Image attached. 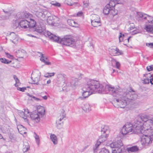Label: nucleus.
I'll list each match as a JSON object with an SVG mask.
<instances>
[{"mask_svg": "<svg viewBox=\"0 0 153 153\" xmlns=\"http://www.w3.org/2000/svg\"><path fill=\"white\" fill-rule=\"evenodd\" d=\"M2 132L3 133H5L7 131V128L5 127H3L1 129Z\"/></svg>", "mask_w": 153, "mask_h": 153, "instance_id": "obj_54", "label": "nucleus"}, {"mask_svg": "<svg viewBox=\"0 0 153 153\" xmlns=\"http://www.w3.org/2000/svg\"><path fill=\"white\" fill-rule=\"evenodd\" d=\"M30 21H29V27L32 28L35 27L36 24V22L33 19H30Z\"/></svg>", "mask_w": 153, "mask_h": 153, "instance_id": "obj_32", "label": "nucleus"}, {"mask_svg": "<svg viewBox=\"0 0 153 153\" xmlns=\"http://www.w3.org/2000/svg\"><path fill=\"white\" fill-rule=\"evenodd\" d=\"M117 3L114 1V0H110L109 4H107L111 9H114L116 4Z\"/></svg>", "mask_w": 153, "mask_h": 153, "instance_id": "obj_36", "label": "nucleus"}, {"mask_svg": "<svg viewBox=\"0 0 153 153\" xmlns=\"http://www.w3.org/2000/svg\"><path fill=\"white\" fill-rule=\"evenodd\" d=\"M94 91V93H98L100 94H106L105 90V86L104 88L102 85H100L99 83V85Z\"/></svg>", "mask_w": 153, "mask_h": 153, "instance_id": "obj_18", "label": "nucleus"}, {"mask_svg": "<svg viewBox=\"0 0 153 153\" xmlns=\"http://www.w3.org/2000/svg\"><path fill=\"white\" fill-rule=\"evenodd\" d=\"M91 23L92 25L94 27H98L100 26L101 25V22H100L94 21V20H91Z\"/></svg>", "mask_w": 153, "mask_h": 153, "instance_id": "obj_39", "label": "nucleus"}, {"mask_svg": "<svg viewBox=\"0 0 153 153\" xmlns=\"http://www.w3.org/2000/svg\"><path fill=\"white\" fill-rule=\"evenodd\" d=\"M17 128L21 134H23L26 133V132L25 130L26 129L22 126H18Z\"/></svg>", "mask_w": 153, "mask_h": 153, "instance_id": "obj_33", "label": "nucleus"}, {"mask_svg": "<svg viewBox=\"0 0 153 153\" xmlns=\"http://www.w3.org/2000/svg\"><path fill=\"white\" fill-rule=\"evenodd\" d=\"M82 90L83 91L82 96L85 98L88 97L89 95L93 93L92 91L88 90V88H86L85 86L83 88Z\"/></svg>", "mask_w": 153, "mask_h": 153, "instance_id": "obj_17", "label": "nucleus"}, {"mask_svg": "<svg viewBox=\"0 0 153 153\" xmlns=\"http://www.w3.org/2000/svg\"><path fill=\"white\" fill-rule=\"evenodd\" d=\"M68 24L70 26L76 27L78 26V24L73 20L68 19L67 21Z\"/></svg>", "mask_w": 153, "mask_h": 153, "instance_id": "obj_31", "label": "nucleus"}, {"mask_svg": "<svg viewBox=\"0 0 153 153\" xmlns=\"http://www.w3.org/2000/svg\"><path fill=\"white\" fill-rule=\"evenodd\" d=\"M32 76L31 78L33 80V83L39 85V82L40 80V76L39 73H33L32 74Z\"/></svg>", "mask_w": 153, "mask_h": 153, "instance_id": "obj_13", "label": "nucleus"}, {"mask_svg": "<svg viewBox=\"0 0 153 153\" xmlns=\"http://www.w3.org/2000/svg\"><path fill=\"white\" fill-rule=\"evenodd\" d=\"M54 73H47L45 74L44 76L45 77H50L53 76L55 75Z\"/></svg>", "mask_w": 153, "mask_h": 153, "instance_id": "obj_44", "label": "nucleus"}, {"mask_svg": "<svg viewBox=\"0 0 153 153\" xmlns=\"http://www.w3.org/2000/svg\"><path fill=\"white\" fill-rule=\"evenodd\" d=\"M43 99L45 100H46L47 99V97L46 96H45L42 97Z\"/></svg>", "mask_w": 153, "mask_h": 153, "instance_id": "obj_64", "label": "nucleus"}, {"mask_svg": "<svg viewBox=\"0 0 153 153\" xmlns=\"http://www.w3.org/2000/svg\"><path fill=\"white\" fill-rule=\"evenodd\" d=\"M150 82L152 84H153V78H151L150 79Z\"/></svg>", "mask_w": 153, "mask_h": 153, "instance_id": "obj_62", "label": "nucleus"}, {"mask_svg": "<svg viewBox=\"0 0 153 153\" xmlns=\"http://www.w3.org/2000/svg\"><path fill=\"white\" fill-rule=\"evenodd\" d=\"M121 151V149L120 148H115L114 149H113L112 153H120Z\"/></svg>", "mask_w": 153, "mask_h": 153, "instance_id": "obj_46", "label": "nucleus"}, {"mask_svg": "<svg viewBox=\"0 0 153 153\" xmlns=\"http://www.w3.org/2000/svg\"><path fill=\"white\" fill-rule=\"evenodd\" d=\"M36 15L41 20L46 17L47 12L43 11V10L39 7H36L34 10Z\"/></svg>", "mask_w": 153, "mask_h": 153, "instance_id": "obj_9", "label": "nucleus"}, {"mask_svg": "<svg viewBox=\"0 0 153 153\" xmlns=\"http://www.w3.org/2000/svg\"><path fill=\"white\" fill-rule=\"evenodd\" d=\"M133 126L132 124L127 123L123 126L121 132L123 136L133 132Z\"/></svg>", "mask_w": 153, "mask_h": 153, "instance_id": "obj_7", "label": "nucleus"}, {"mask_svg": "<svg viewBox=\"0 0 153 153\" xmlns=\"http://www.w3.org/2000/svg\"><path fill=\"white\" fill-rule=\"evenodd\" d=\"M92 19L91 20H94V21L100 22V19L99 16L98 15L94 14L92 15Z\"/></svg>", "mask_w": 153, "mask_h": 153, "instance_id": "obj_41", "label": "nucleus"}, {"mask_svg": "<svg viewBox=\"0 0 153 153\" xmlns=\"http://www.w3.org/2000/svg\"><path fill=\"white\" fill-rule=\"evenodd\" d=\"M110 9H111V8L109 7V6L106 5L103 9V13L106 15H108Z\"/></svg>", "mask_w": 153, "mask_h": 153, "instance_id": "obj_37", "label": "nucleus"}, {"mask_svg": "<svg viewBox=\"0 0 153 153\" xmlns=\"http://www.w3.org/2000/svg\"><path fill=\"white\" fill-rule=\"evenodd\" d=\"M88 146H85L82 149V151H84L88 147Z\"/></svg>", "mask_w": 153, "mask_h": 153, "instance_id": "obj_63", "label": "nucleus"}, {"mask_svg": "<svg viewBox=\"0 0 153 153\" xmlns=\"http://www.w3.org/2000/svg\"><path fill=\"white\" fill-rule=\"evenodd\" d=\"M83 14V12L82 11L79 12L76 14V16H80Z\"/></svg>", "mask_w": 153, "mask_h": 153, "instance_id": "obj_57", "label": "nucleus"}, {"mask_svg": "<svg viewBox=\"0 0 153 153\" xmlns=\"http://www.w3.org/2000/svg\"><path fill=\"white\" fill-rule=\"evenodd\" d=\"M123 144L121 140L120 139L118 140L116 142H114L111 143L110 144L111 148L114 149L120 148L121 146H123Z\"/></svg>", "mask_w": 153, "mask_h": 153, "instance_id": "obj_14", "label": "nucleus"}, {"mask_svg": "<svg viewBox=\"0 0 153 153\" xmlns=\"http://www.w3.org/2000/svg\"><path fill=\"white\" fill-rule=\"evenodd\" d=\"M146 45L150 48H153V43H147Z\"/></svg>", "mask_w": 153, "mask_h": 153, "instance_id": "obj_56", "label": "nucleus"}, {"mask_svg": "<svg viewBox=\"0 0 153 153\" xmlns=\"http://www.w3.org/2000/svg\"><path fill=\"white\" fill-rule=\"evenodd\" d=\"M110 10L109 14V16L111 17H113L114 16L117 14L118 11L117 10L114 9H111Z\"/></svg>", "mask_w": 153, "mask_h": 153, "instance_id": "obj_30", "label": "nucleus"}, {"mask_svg": "<svg viewBox=\"0 0 153 153\" xmlns=\"http://www.w3.org/2000/svg\"><path fill=\"white\" fill-rule=\"evenodd\" d=\"M45 35L48 36L51 40L57 42H59L63 45L72 47L75 44L74 39L70 36H65L59 40V36L54 35L49 31L45 33Z\"/></svg>", "mask_w": 153, "mask_h": 153, "instance_id": "obj_3", "label": "nucleus"}, {"mask_svg": "<svg viewBox=\"0 0 153 153\" xmlns=\"http://www.w3.org/2000/svg\"><path fill=\"white\" fill-rule=\"evenodd\" d=\"M30 15L25 12H22L21 13H18L16 16V19L13 20L12 21V27L14 29L18 27L20 28V23L19 19L22 18H28Z\"/></svg>", "mask_w": 153, "mask_h": 153, "instance_id": "obj_5", "label": "nucleus"}, {"mask_svg": "<svg viewBox=\"0 0 153 153\" xmlns=\"http://www.w3.org/2000/svg\"><path fill=\"white\" fill-rule=\"evenodd\" d=\"M8 36L10 41L15 44L16 43L18 40V36L13 32L10 33Z\"/></svg>", "mask_w": 153, "mask_h": 153, "instance_id": "obj_16", "label": "nucleus"}, {"mask_svg": "<svg viewBox=\"0 0 153 153\" xmlns=\"http://www.w3.org/2000/svg\"><path fill=\"white\" fill-rule=\"evenodd\" d=\"M50 138L51 140L54 145H56L58 143V139L57 136L54 134H52L50 136Z\"/></svg>", "mask_w": 153, "mask_h": 153, "instance_id": "obj_28", "label": "nucleus"}, {"mask_svg": "<svg viewBox=\"0 0 153 153\" xmlns=\"http://www.w3.org/2000/svg\"><path fill=\"white\" fill-rule=\"evenodd\" d=\"M34 137L35 139V140L37 145L39 146L40 144V139L39 135H37L35 132H34Z\"/></svg>", "mask_w": 153, "mask_h": 153, "instance_id": "obj_40", "label": "nucleus"}, {"mask_svg": "<svg viewBox=\"0 0 153 153\" xmlns=\"http://www.w3.org/2000/svg\"><path fill=\"white\" fill-rule=\"evenodd\" d=\"M105 90L106 94L109 93L114 96L118 97L114 101L115 104L121 108H124L130 100H134L137 97L136 92L131 89L123 93L120 91L119 87H115L109 84L105 85Z\"/></svg>", "mask_w": 153, "mask_h": 153, "instance_id": "obj_1", "label": "nucleus"}, {"mask_svg": "<svg viewBox=\"0 0 153 153\" xmlns=\"http://www.w3.org/2000/svg\"><path fill=\"white\" fill-rule=\"evenodd\" d=\"M17 89L18 90H19V91L24 92L25 91V90L26 89V88L25 87H22V88H20V87H18L17 88Z\"/></svg>", "mask_w": 153, "mask_h": 153, "instance_id": "obj_52", "label": "nucleus"}, {"mask_svg": "<svg viewBox=\"0 0 153 153\" xmlns=\"http://www.w3.org/2000/svg\"><path fill=\"white\" fill-rule=\"evenodd\" d=\"M122 53L121 51H120L117 48H116L115 49H111L110 51V54L114 56L121 55Z\"/></svg>", "mask_w": 153, "mask_h": 153, "instance_id": "obj_23", "label": "nucleus"}, {"mask_svg": "<svg viewBox=\"0 0 153 153\" xmlns=\"http://www.w3.org/2000/svg\"><path fill=\"white\" fill-rule=\"evenodd\" d=\"M54 5L55 6H57L58 7H59L61 6L60 4L59 3H58V2H56V3H55L54 4Z\"/></svg>", "mask_w": 153, "mask_h": 153, "instance_id": "obj_59", "label": "nucleus"}, {"mask_svg": "<svg viewBox=\"0 0 153 153\" xmlns=\"http://www.w3.org/2000/svg\"><path fill=\"white\" fill-rule=\"evenodd\" d=\"M152 139L150 135H144L140 138L141 144L144 147L148 146L152 143Z\"/></svg>", "mask_w": 153, "mask_h": 153, "instance_id": "obj_8", "label": "nucleus"}, {"mask_svg": "<svg viewBox=\"0 0 153 153\" xmlns=\"http://www.w3.org/2000/svg\"><path fill=\"white\" fill-rule=\"evenodd\" d=\"M19 115L22 117L24 119L25 122L28 123V120L27 118L28 116V114H29V112L28 109H26L24 110V111H20L19 112Z\"/></svg>", "mask_w": 153, "mask_h": 153, "instance_id": "obj_12", "label": "nucleus"}, {"mask_svg": "<svg viewBox=\"0 0 153 153\" xmlns=\"http://www.w3.org/2000/svg\"><path fill=\"white\" fill-rule=\"evenodd\" d=\"M151 76V75L150 74H144L143 76L145 78H143V79L142 80L143 83L144 84H149V79L148 78L150 77Z\"/></svg>", "mask_w": 153, "mask_h": 153, "instance_id": "obj_26", "label": "nucleus"}, {"mask_svg": "<svg viewBox=\"0 0 153 153\" xmlns=\"http://www.w3.org/2000/svg\"><path fill=\"white\" fill-rule=\"evenodd\" d=\"M99 153H110L109 151L105 148L102 149Z\"/></svg>", "mask_w": 153, "mask_h": 153, "instance_id": "obj_47", "label": "nucleus"}, {"mask_svg": "<svg viewBox=\"0 0 153 153\" xmlns=\"http://www.w3.org/2000/svg\"><path fill=\"white\" fill-rule=\"evenodd\" d=\"M146 69L149 71H151L153 70V65H150L146 67Z\"/></svg>", "mask_w": 153, "mask_h": 153, "instance_id": "obj_51", "label": "nucleus"}, {"mask_svg": "<svg viewBox=\"0 0 153 153\" xmlns=\"http://www.w3.org/2000/svg\"><path fill=\"white\" fill-rule=\"evenodd\" d=\"M144 18L147 19L149 23L153 24V17L147 15V17H145Z\"/></svg>", "mask_w": 153, "mask_h": 153, "instance_id": "obj_43", "label": "nucleus"}, {"mask_svg": "<svg viewBox=\"0 0 153 153\" xmlns=\"http://www.w3.org/2000/svg\"><path fill=\"white\" fill-rule=\"evenodd\" d=\"M37 112H33L30 114L31 119L36 123H38L40 121L41 118L45 114V109L44 107L40 105L36 107Z\"/></svg>", "mask_w": 153, "mask_h": 153, "instance_id": "obj_4", "label": "nucleus"}, {"mask_svg": "<svg viewBox=\"0 0 153 153\" xmlns=\"http://www.w3.org/2000/svg\"><path fill=\"white\" fill-rule=\"evenodd\" d=\"M135 129L138 132L150 134L153 131V117L141 115L135 121Z\"/></svg>", "mask_w": 153, "mask_h": 153, "instance_id": "obj_2", "label": "nucleus"}, {"mask_svg": "<svg viewBox=\"0 0 153 153\" xmlns=\"http://www.w3.org/2000/svg\"><path fill=\"white\" fill-rule=\"evenodd\" d=\"M16 83L15 85L16 87H17L20 85L19 80L18 79L16 80L15 81Z\"/></svg>", "mask_w": 153, "mask_h": 153, "instance_id": "obj_55", "label": "nucleus"}, {"mask_svg": "<svg viewBox=\"0 0 153 153\" xmlns=\"http://www.w3.org/2000/svg\"><path fill=\"white\" fill-rule=\"evenodd\" d=\"M41 55L40 58V60L43 62L46 65H51V63L47 60V58L44 56V54L41 53L39 52Z\"/></svg>", "mask_w": 153, "mask_h": 153, "instance_id": "obj_24", "label": "nucleus"}, {"mask_svg": "<svg viewBox=\"0 0 153 153\" xmlns=\"http://www.w3.org/2000/svg\"><path fill=\"white\" fill-rule=\"evenodd\" d=\"M3 11L5 13V16H2V18L3 19H8L9 16L11 15L12 13V11L11 10H3Z\"/></svg>", "mask_w": 153, "mask_h": 153, "instance_id": "obj_22", "label": "nucleus"}, {"mask_svg": "<svg viewBox=\"0 0 153 153\" xmlns=\"http://www.w3.org/2000/svg\"><path fill=\"white\" fill-rule=\"evenodd\" d=\"M24 19L22 18L19 19L20 28L26 29L29 27V21Z\"/></svg>", "mask_w": 153, "mask_h": 153, "instance_id": "obj_11", "label": "nucleus"}, {"mask_svg": "<svg viewBox=\"0 0 153 153\" xmlns=\"http://www.w3.org/2000/svg\"><path fill=\"white\" fill-rule=\"evenodd\" d=\"M137 33H138V32L137 31H136V30H134V31H133L132 32V34L133 35H134V34H135Z\"/></svg>", "mask_w": 153, "mask_h": 153, "instance_id": "obj_61", "label": "nucleus"}, {"mask_svg": "<svg viewBox=\"0 0 153 153\" xmlns=\"http://www.w3.org/2000/svg\"><path fill=\"white\" fill-rule=\"evenodd\" d=\"M33 98L34 99V100H36L37 101H40L41 100L38 98H36L35 97H33Z\"/></svg>", "mask_w": 153, "mask_h": 153, "instance_id": "obj_60", "label": "nucleus"}, {"mask_svg": "<svg viewBox=\"0 0 153 153\" xmlns=\"http://www.w3.org/2000/svg\"><path fill=\"white\" fill-rule=\"evenodd\" d=\"M0 61L2 63L6 64H8L11 62V61L8 60L4 58H0Z\"/></svg>", "mask_w": 153, "mask_h": 153, "instance_id": "obj_42", "label": "nucleus"}, {"mask_svg": "<svg viewBox=\"0 0 153 153\" xmlns=\"http://www.w3.org/2000/svg\"><path fill=\"white\" fill-rule=\"evenodd\" d=\"M99 85V82L96 80H88L87 84L85 85L86 88H88V90H90L94 93V91Z\"/></svg>", "mask_w": 153, "mask_h": 153, "instance_id": "obj_6", "label": "nucleus"}, {"mask_svg": "<svg viewBox=\"0 0 153 153\" xmlns=\"http://www.w3.org/2000/svg\"><path fill=\"white\" fill-rule=\"evenodd\" d=\"M65 4L69 6H73L78 4V2H73L71 0H65L64 2Z\"/></svg>", "mask_w": 153, "mask_h": 153, "instance_id": "obj_38", "label": "nucleus"}, {"mask_svg": "<svg viewBox=\"0 0 153 153\" xmlns=\"http://www.w3.org/2000/svg\"><path fill=\"white\" fill-rule=\"evenodd\" d=\"M101 132L102 134L108 136L110 132L109 127L107 126H104L102 127Z\"/></svg>", "mask_w": 153, "mask_h": 153, "instance_id": "obj_21", "label": "nucleus"}, {"mask_svg": "<svg viewBox=\"0 0 153 153\" xmlns=\"http://www.w3.org/2000/svg\"><path fill=\"white\" fill-rule=\"evenodd\" d=\"M108 137V136L107 135L103 134L99 137V139H98L95 145L96 149L101 144L103 143V142L107 140Z\"/></svg>", "mask_w": 153, "mask_h": 153, "instance_id": "obj_10", "label": "nucleus"}, {"mask_svg": "<svg viewBox=\"0 0 153 153\" xmlns=\"http://www.w3.org/2000/svg\"><path fill=\"white\" fill-rule=\"evenodd\" d=\"M24 145L23 151L24 153H28L27 151L30 149V146L28 143H26Z\"/></svg>", "mask_w": 153, "mask_h": 153, "instance_id": "obj_35", "label": "nucleus"}, {"mask_svg": "<svg viewBox=\"0 0 153 153\" xmlns=\"http://www.w3.org/2000/svg\"><path fill=\"white\" fill-rule=\"evenodd\" d=\"M77 81L78 79H69L68 80L67 84L72 87H74L77 84Z\"/></svg>", "mask_w": 153, "mask_h": 153, "instance_id": "obj_20", "label": "nucleus"}, {"mask_svg": "<svg viewBox=\"0 0 153 153\" xmlns=\"http://www.w3.org/2000/svg\"><path fill=\"white\" fill-rule=\"evenodd\" d=\"M83 3L84 7H87L89 5V1L88 0L84 1Z\"/></svg>", "mask_w": 153, "mask_h": 153, "instance_id": "obj_49", "label": "nucleus"}, {"mask_svg": "<svg viewBox=\"0 0 153 153\" xmlns=\"http://www.w3.org/2000/svg\"><path fill=\"white\" fill-rule=\"evenodd\" d=\"M9 138L10 139V140L12 141L14 140L13 135V134H10L9 135Z\"/></svg>", "mask_w": 153, "mask_h": 153, "instance_id": "obj_58", "label": "nucleus"}, {"mask_svg": "<svg viewBox=\"0 0 153 153\" xmlns=\"http://www.w3.org/2000/svg\"><path fill=\"white\" fill-rule=\"evenodd\" d=\"M82 109L85 112H88L91 110V107L90 104L86 103L84 104L81 107Z\"/></svg>", "mask_w": 153, "mask_h": 153, "instance_id": "obj_27", "label": "nucleus"}, {"mask_svg": "<svg viewBox=\"0 0 153 153\" xmlns=\"http://www.w3.org/2000/svg\"><path fill=\"white\" fill-rule=\"evenodd\" d=\"M126 150L128 152H135L138 151L139 148L137 146H134L128 148Z\"/></svg>", "mask_w": 153, "mask_h": 153, "instance_id": "obj_29", "label": "nucleus"}, {"mask_svg": "<svg viewBox=\"0 0 153 153\" xmlns=\"http://www.w3.org/2000/svg\"><path fill=\"white\" fill-rule=\"evenodd\" d=\"M137 15L139 17H143V18L144 19L145 17H147V16H144L145 14H143L141 13L138 12L137 13Z\"/></svg>", "mask_w": 153, "mask_h": 153, "instance_id": "obj_50", "label": "nucleus"}, {"mask_svg": "<svg viewBox=\"0 0 153 153\" xmlns=\"http://www.w3.org/2000/svg\"><path fill=\"white\" fill-rule=\"evenodd\" d=\"M66 114L64 112L62 113L59 116V120H57L56 123H57V127L58 128H60L63 125V123H59V121L61 122L62 120H64V119L65 118Z\"/></svg>", "mask_w": 153, "mask_h": 153, "instance_id": "obj_15", "label": "nucleus"}, {"mask_svg": "<svg viewBox=\"0 0 153 153\" xmlns=\"http://www.w3.org/2000/svg\"><path fill=\"white\" fill-rule=\"evenodd\" d=\"M55 17V16H49L48 17L47 21L49 25L52 26L54 25L55 24L54 20Z\"/></svg>", "mask_w": 153, "mask_h": 153, "instance_id": "obj_25", "label": "nucleus"}, {"mask_svg": "<svg viewBox=\"0 0 153 153\" xmlns=\"http://www.w3.org/2000/svg\"><path fill=\"white\" fill-rule=\"evenodd\" d=\"M65 82V78L61 74H59L58 76L56 83L59 85V86L63 85Z\"/></svg>", "mask_w": 153, "mask_h": 153, "instance_id": "obj_19", "label": "nucleus"}, {"mask_svg": "<svg viewBox=\"0 0 153 153\" xmlns=\"http://www.w3.org/2000/svg\"><path fill=\"white\" fill-rule=\"evenodd\" d=\"M145 29L146 30L147 32L153 33V25H146L145 27Z\"/></svg>", "mask_w": 153, "mask_h": 153, "instance_id": "obj_34", "label": "nucleus"}, {"mask_svg": "<svg viewBox=\"0 0 153 153\" xmlns=\"http://www.w3.org/2000/svg\"><path fill=\"white\" fill-rule=\"evenodd\" d=\"M5 54L7 57L9 58L12 59L13 58V56L12 55H10L8 53H5Z\"/></svg>", "mask_w": 153, "mask_h": 153, "instance_id": "obj_53", "label": "nucleus"}, {"mask_svg": "<svg viewBox=\"0 0 153 153\" xmlns=\"http://www.w3.org/2000/svg\"><path fill=\"white\" fill-rule=\"evenodd\" d=\"M112 61L113 63H115L116 68H117L119 69L120 66V63L119 62L117 61L116 60L114 59H112Z\"/></svg>", "mask_w": 153, "mask_h": 153, "instance_id": "obj_45", "label": "nucleus"}, {"mask_svg": "<svg viewBox=\"0 0 153 153\" xmlns=\"http://www.w3.org/2000/svg\"><path fill=\"white\" fill-rule=\"evenodd\" d=\"M120 35L119 36V42H122L123 41V37L124 36V34H122L121 33H120Z\"/></svg>", "mask_w": 153, "mask_h": 153, "instance_id": "obj_48", "label": "nucleus"}]
</instances>
